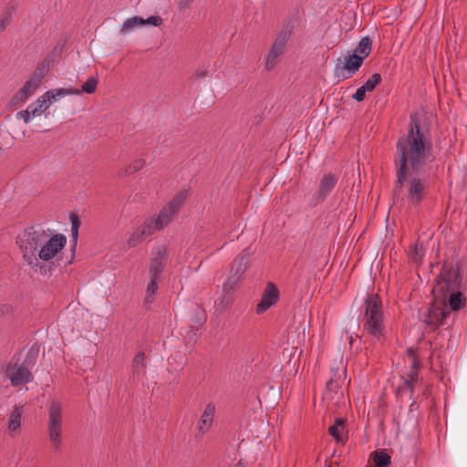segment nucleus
I'll use <instances>...</instances> for the list:
<instances>
[{"label": "nucleus", "instance_id": "obj_1", "mask_svg": "<svg viewBox=\"0 0 467 467\" xmlns=\"http://www.w3.org/2000/svg\"><path fill=\"white\" fill-rule=\"evenodd\" d=\"M434 160L431 138L422 130L418 114H411L407 134L397 140L394 196L410 206H419L429 195L428 171Z\"/></svg>", "mask_w": 467, "mask_h": 467}, {"label": "nucleus", "instance_id": "obj_2", "mask_svg": "<svg viewBox=\"0 0 467 467\" xmlns=\"http://www.w3.org/2000/svg\"><path fill=\"white\" fill-rule=\"evenodd\" d=\"M16 244L24 262L36 270L40 262H49L65 248L67 237L51 229L29 227L17 235Z\"/></svg>", "mask_w": 467, "mask_h": 467}, {"label": "nucleus", "instance_id": "obj_3", "mask_svg": "<svg viewBox=\"0 0 467 467\" xmlns=\"http://www.w3.org/2000/svg\"><path fill=\"white\" fill-rule=\"evenodd\" d=\"M363 333L373 341H380L386 335V317L382 301L377 294H368L360 316Z\"/></svg>", "mask_w": 467, "mask_h": 467}, {"label": "nucleus", "instance_id": "obj_4", "mask_svg": "<svg viewBox=\"0 0 467 467\" xmlns=\"http://www.w3.org/2000/svg\"><path fill=\"white\" fill-rule=\"evenodd\" d=\"M248 264V254L237 255L231 265L229 275L226 281L223 284V296L219 298V305L223 307L228 306L233 300V294L236 284L242 278Z\"/></svg>", "mask_w": 467, "mask_h": 467}, {"label": "nucleus", "instance_id": "obj_5", "mask_svg": "<svg viewBox=\"0 0 467 467\" xmlns=\"http://www.w3.org/2000/svg\"><path fill=\"white\" fill-rule=\"evenodd\" d=\"M63 407L59 401L52 400L48 407L47 436L54 451L62 447Z\"/></svg>", "mask_w": 467, "mask_h": 467}, {"label": "nucleus", "instance_id": "obj_6", "mask_svg": "<svg viewBox=\"0 0 467 467\" xmlns=\"http://www.w3.org/2000/svg\"><path fill=\"white\" fill-rule=\"evenodd\" d=\"M462 288V275L458 265H443L436 285L432 289L435 295L445 296V293Z\"/></svg>", "mask_w": 467, "mask_h": 467}, {"label": "nucleus", "instance_id": "obj_7", "mask_svg": "<svg viewBox=\"0 0 467 467\" xmlns=\"http://www.w3.org/2000/svg\"><path fill=\"white\" fill-rule=\"evenodd\" d=\"M187 198L186 191H180L165 205L155 219H147V222H152L153 232L163 229L172 219L175 213Z\"/></svg>", "mask_w": 467, "mask_h": 467}, {"label": "nucleus", "instance_id": "obj_8", "mask_svg": "<svg viewBox=\"0 0 467 467\" xmlns=\"http://www.w3.org/2000/svg\"><path fill=\"white\" fill-rule=\"evenodd\" d=\"M168 254L166 246L160 244L154 246L150 261L149 276L153 278H160L161 272L163 271Z\"/></svg>", "mask_w": 467, "mask_h": 467}, {"label": "nucleus", "instance_id": "obj_9", "mask_svg": "<svg viewBox=\"0 0 467 467\" xmlns=\"http://www.w3.org/2000/svg\"><path fill=\"white\" fill-rule=\"evenodd\" d=\"M5 372L14 387L27 384L34 379L30 370L23 364H9Z\"/></svg>", "mask_w": 467, "mask_h": 467}, {"label": "nucleus", "instance_id": "obj_10", "mask_svg": "<svg viewBox=\"0 0 467 467\" xmlns=\"http://www.w3.org/2000/svg\"><path fill=\"white\" fill-rule=\"evenodd\" d=\"M163 20L160 16H151L147 19H144L140 16H133L126 19L121 25L119 33L121 35H126L132 32L135 28L142 26H160L162 24Z\"/></svg>", "mask_w": 467, "mask_h": 467}, {"label": "nucleus", "instance_id": "obj_11", "mask_svg": "<svg viewBox=\"0 0 467 467\" xmlns=\"http://www.w3.org/2000/svg\"><path fill=\"white\" fill-rule=\"evenodd\" d=\"M448 315L449 312L447 311V306L444 304H442L441 306L432 305L428 309L424 317V323L431 329H436L441 325L446 323V318Z\"/></svg>", "mask_w": 467, "mask_h": 467}, {"label": "nucleus", "instance_id": "obj_12", "mask_svg": "<svg viewBox=\"0 0 467 467\" xmlns=\"http://www.w3.org/2000/svg\"><path fill=\"white\" fill-rule=\"evenodd\" d=\"M279 299V291L275 285L268 283L256 306V314L260 315L274 306Z\"/></svg>", "mask_w": 467, "mask_h": 467}, {"label": "nucleus", "instance_id": "obj_13", "mask_svg": "<svg viewBox=\"0 0 467 467\" xmlns=\"http://www.w3.org/2000/svg\"><path fill=\"white\" fill-rule=\"evenodd\" d=\"M337 183V179L333 174L324 175L320 181L317 192L313 195L312 203L317 205L322 202L332 192Z\"/></svg>", "mask_w": 467, "mask_h": 467}, {"label": "nucleus", "instance_id": "obj_14", "mask_svg": "<svg viewBox=\"0 0 467 467\" xmlns=\"http://www.w3.org/2000/svg\"><path fill=\"white\" fill-rule=\"evenodd\" d=\"M152 222H147L146 220L137 227L130 235L127 244L130 247H135L140 244L145 238L153 234Z\"/></svg>", "mask_w": 467, "mask_h": 467}, {"label": "nucleus", "instance_id": "obj_15", "mask_svg": "<svg viewBox=\"0 0 467 467\" xmlns=\"http://www.w3.org/2000/svg\"><path fill=\"white\" fill-rule=\"evenodd\" d=\"M24 405L16 404L14 405L7 421V429L9 435L15 437L21 428L22 416L24 414Z\"/></svg>", "mask_w": 467, "mask_h": 467}, {"label": "nucleus", "instance_id": "obj_16", "mask_svg": "<svg viewBox=\"0 0 467 467\" xmlns=\"http://www.w3.org/2000/svg\"><path fill=\"white\" fill-rule=\"evenodd\" d=\"M285 47V37H278L272 45L270 52L265 59V68L267 70L273 69L277 63L278 57L282 55Z\"/></svg>", "mask_w": 467, "mask_h": 467}, {"label": "nucleus", "instance_id": "obj_17", "mask_svg": "<svg viewBox=\"0 0 467 467\" xmlns=\"http://www.w3.org/2000/svg\"><path fill=\"white\" fill-rule=\"evenodd\" d=\"M215 414V406L209 403L205 406L198 422V430L202 434L207 433L212 428Z\"/></svg>", "mask_w": 467, "mask_h": 467}, {"label": "nucleus", "instance_id": "obj_18", "mask_svg": "<svg viewBox=\"0 0 467 467\" xmlns=\"http://www.w3.org/2000/svg\"><path fill=\"white\" fill-rule=\"evenodd\" d=\"M69 95L78 96V95H80V91H79V89H78L76 88H57V89H53V90H48V91L45 92L40 97L44 98L45 101L47 104H49V106H50L53 103H55L56 101H57L58 99L63 98L65 96H69Z\"/></svg>", "mask_w": 467, "mask_h": 467}, {"label": "nucleus", "instance_id": "obj_19", "mask_svg": "<svg viewBox=\"0 0 467 467\" xmlns=\"http://www.w3.org/2000/svg\"><path fill=\"white\" fill-rule=\"evenodd\" d=\"M362 64V57H358V55L351 54L345 57L343 69L346 72V75H343V78H351L356 72L358 71Z\"/></svg>", "mask_w": 467, "mask_h": 467}, {"label": "nucleus", "instance_id": "obj_20", "mask_svg": "<svg viewBox=\"0 0 467 467\" xmlns=\"http://www.w3.org/2000/svg\"><path fill=\"white\" fill-rule=\"evenodd\" d=\"M449 295L448 304L452 311H458L465 305V297L462 296L460 290L451 291L449 293H445V296H441L442 297V301L444 302L445 297Z\"/></svg>", "mask_w": 467, "mask_h": 467}, {"label": "nucleus", "instance_id": "obj_21", "mask_svg": "<svg viewBox=\"0 0 467 467\" xmlns=\"http://www.w3.org/2000/svg\"><path fill=\"white\" fill-rule=\"evenodd\" d=\"M329 434L335 439L337 442L344 441L345 422L342 419H337L334 425L328 429Z\"/></svg>", "mask_w": 467, "mask_h": 467}, {"label": "nucleus", "instance_id": "obj_22", "mask_svg": "<svg viewBox=\"0 0 467 467\" xmlns=\"http://www.w3.org/2000/svg\"><path fill=\"white\" fill-rule=\"evenodd\" d=\"M37 88V85L32 83L30 80H27L16 95V100L26 101L28 98L35 94Z\"/></svg>", "mask_w": 467, "mask_h": 467}, {"label": "nucleus", "instance_id": "obj_23", "mask_svg": "<svg viewBox=\"0 0 467 467\" xmlns=\"http://www.w3.org/2000/svg\"><path fill=\"white\" fill-rule=\"evenodd\" d=\"M49 107L44 98L39 97L36 101L27 106V109L33 118L42 115Z\"/></svg>", "mask_w": 467, "mask_h": 467}, {"label": "nucleus", "instance_id": "obj_24", "mask_svg": "<svg viewBox=\"0 0 467 467\" xmlns=\"http://www.w3.org/2000/svg\"><path fill=\"white\" fill-rule=\"evenodd\" d=\"M371 52V41L368 37H363L353 51V55L362 57V60L368 57Z\"/></svg>", "mask_w": 467, "mask_h": 467}, {"label": "nucleus", "instance_id": "obj_25", "mask_svg": "<svg viewBox=\"0 0 467 467\" xmlns=\"http://www.w3.org/2000/svg\"><path fill=\"white\" fill-rule=\"evenodd\" d=\"M419 368V363L416 360L412 362V369L408 375V379H405L403 381V388L407 389L410 393L413 392V383L417 380V368Z\"/></svg>", "mask_w": 467, "mask_h": 467}, {"label": "nucleus", "instance_id": "obj_26", "mask_svg": "<svg viewBox=\"0 0 467 467\" xmlns=\"http://www.w3.org/2000/svg\"><path fill=\"white\" fill-rule=\"evenodd\" d=\"M145 354L143 352L137 353L132 362V373L139 374L141 371V369L145 368Z\"/></svg>", "mask_w": 467, "mask_h": 467}, {"label": "nucleus", "instance_id": "obj_27", "mask_svg": "<svg viewBox=\"0 0 467 467\" xmlns=\"http://www.w3.org/2000/svg\"><path fill=\"white\" fill-rule=\"evenodd\" d=\"M375 467H388L390 464V456L384 451H379L374 457Z\"/></svg>", "mask_w": 467, "mask_h": 467}, {"label": "nucleus", "instance_id": "obj_28", "mask_svg": "<svg viewBox=\"0 0 467 467\" xmlns=\"http://www.w3.org/2000/svg\"><path fill=\"white\" fill-rule=\"evenodd\" d=\"M150 280L147 285L145 301L147 303L152 302V296L158 290L157 281L159 278L150 277Z\"/></svg>", "mask_w": 467, "mask_h": 467}, {"label": "nucleus", "instance_id": "obj_29", "mask_svg": "<svg viewBox=\"0 0 467 467\" xmlns=\"http://www.w3.org/2000/svg\"><path fill=\"white\" fill-rule=\"evenodd\" d=\"M69 219H70V223H71V230H70L71 235L73 238V242L76 244L78 236V229L80 226V220H79L78 216L75 213H70Z\"/></svg>", "mask_w": 467, "mask_h": 467}, {"label": "nucleus", "instance_id": "obj_30", "mask_svg": "<svg viewBox=\"0 0 467 467\" xmlns=\"http://www.w3.org/2000/svg\"><path fill=\"white\" fill-rule=\"evenodd\" d=\"M98 78L96 77H90L83 85L80 91L88 94H92L96 91L98 86Z\"/></svg>", "mask_w": 467, "mask_h": 467}, {"label": "nucleus", "instance_id": "obj_31", "mask_svg": "<svg viewBox=\"0 0 467 467\" xmlns=\"http://www.w3.org/2000/svg\"><path fill=\"white\" fill-rule=\"evenodd\" d=\"M381 81V76L379 73H374L365 83L362 85L367 91H372Z\"/></svg>", "mask_w": 467, "mask_h": 467}, {"label": "nucleus", "instance_id": "obj_32", "mask_svg": "<svg viewBox=\"0 0 467 467\" xmlns=\"http://www.w3.org/2000/svg\"><path fill=\"white\" fill-rule=\"evenodd\" d=\"M45 75H46V66L43 65L41 67H37L35 70L32 77L28 80H30L32 83H34L39 87Z\"/></svg>", "mask_w": 467, "mask_h": 467}, {"label": "nucleus", "instance_id": "obj_33", "mask_svg": "<svg viewBox=\"0 0 467 467\" xmlns=\"http://www.w3.org/2000/svg\"><path fill=\"white\" fill-rule=\"evenodd\" d=\"M145 164V161L141 159L134 160L130 162L127 168L125 169V172L128 174L134 173L137 171H140Z\"/></svg>", "mask_w": 467, "mask_h": 467}, {"label": "nucleus", "instance_id": "obj_34", "mask_svg": "<svg viewBox=\"0 0 467 467\" xmlns=\"http://www.w3.org/2000/svg\"><path fill=\"white\" fill-rule=\"evenodd\" d=\"M11 22V13L5 12L0 16V32L4 31Z\"/></svg>", "mask_w": 467, "mask_h": 467}, {"label": "nucleus", "instance_id": "obj_35", "mask_svg": "<svg viewBox=\"0 0 467 467\" xmlns=\"http://www.w3.org/2000/svg\"><path fill=\"white\" fill-rule=\"evenodd\" d=\"M16 118L19 119H23L25 123H29L33 119L32 115L30 114L27 109H26L25 110L18 111L16 113Z\"/></svg>", "mask_w": 467, "mask_h": 467}, {"label": "nucleus", "instance_id": "obj_36", "mask_svg": "<svg viewBox=\"0 0 467 467\" xmlns=\"http://www.w3.org/2000/svg\"><path fill=\"white\" fill-rule=\"evenodd\" d=\"M366 91H367V90L364 88V87H362V86H361V87H359V88L356 90V92L353 94L352 98H353L355 100H357V101L360 102V101H362V100L364 99V98H365V94H366Z\"/></svg>", "mask_w": 467, "mask_h": 467}, {"label": "nucleus", "instance_id": "obj_37", "mask_svg": "<svg viewBox=\"0 0 467 467\" xmlns=\"http://www.w3.org/2000/svg\"><path fill=\"white\" fill-rule=\"evenodd\" d=\"M12 312V306L7 304L0 305V317L5 316Z\"/></svg>", "mask_w": 467, "mask_h": 467}, {"label": "nucleus", "instance_id": "obj_38", "mask_svg": "<svg viewBox=\"0 0 467 467\" xmlns=\"http://www.w3.org/2000/svg\"><path fill=\"white\" fill-rule=\"evenodd\" d=\"M421 258V254L419 252L418 246L415 247L414 254H413V260L414 261H420Z\"/></svg>", "mask_w": 467, "mask_h": 467}, {"label": "nucleus", "instance_id": "obj_39", "mask_svg": "<svg viewBox=\"0 0 467 467\" xmlns=\"http://www.w3.org/2000/svg\"><path fill=\"white\" fill-rule=\"evenodd\" d=\"M192 0H181L182 4H183V5H187L188 4H190Z\"/></svg>", "mask_w": 467, "mask_h": 467}, {"label": "nucleus", "instance_id": "obj_40", "mask_svg": "<svg viewBox=\"0 0 467 467\" xmlns=\"http://www.w3.org/2000/svg\"><path fill=\"white\" fill-rule=\"evenodd\" d=\"M408 353L411 358H414V351L411 348L408 350Z\"/></svg>", "mask_w": 467, "mask_h": 467}, {"label": "nucleus", "instance_id": "obj_41", "mask_svg": "<svg viewBox=\"0 0 467 467\" xmlns=\"http://www.w3.org/2000/svg\"><path fill=\"white\" fill-rule=\"evenodd\" d=\"M234 467H241V466H240V464H238V465H236V466H234Z\"/></svg>", "mask_w": 467, "mask_h": 467}]
</instances>
